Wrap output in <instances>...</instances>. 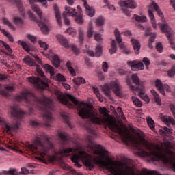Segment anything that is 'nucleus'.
Returning <instances> with one entry per match:
<instances>
[{
	"mask_svg": "<svg viewBox=\"0 0 175 175\" xmlns=\"http://www.w3.org/2000/svg\"><path fill=\"white\" fill-rule=\"evenodd\" d=\"M57 98L62 105L68 106L70 109H73L75 106H77L79 110V116L83 118L82 126L93 136H98V132L96 131V128H95V124H96L97 125H106L111 131L118 133L122 137H126V133L116 122L111 120L109 117L103 118L99 117L98 112L94 110L92 107H83L84 106V103L80 102L75 96L70 94L65 96L61 93Z\"/></svg>",
	"mask_w": 175,
	"mask_h": 175,
	"instance_id": "nucleus-1",
	"label": "nucleus"
},
{
	"mask_svg": "<svg viewBox=\"0 0 175 175\" xmlns=\"http://www.w3.org/2000/svg\"><path fill=\"white\" fill-rule=\"evenodd\" d=\"M86 142L89 152L98 156L96 157L94 161H92L91 155L86 153L85 151H79L78 154H75L71 157V161L75 163V166L80 169V167L83 166L81 164L79 163L80 161H82L83 165L88 168L90 172L95 168V165H99L103 167L108 166L107 163L103 160L105 159V156L107 155V151H105L102 146L96 144V143L94 142V137L91 135L87 137Z\"/></svg>",
	"mask_w": 175,
	"mask_h": 175,
	"instance_id": "nucleus-2",
	"label": "nucleus"
},
{
	"mask_svg": "<svg viewBox=\"0 0 175 175\" xmlns=\"http://www.w3.org/2000/svg\"><path fill=\"white\" fill-rule=\"evenodd\" d=\"M20 146L25 147L29 151H32V152L38 155L39 157H37V159H39V161H46L47 158H49L51 162L55 161V156L49 157V151L54 148V144H53L51 139L44 133L41 134L40 136L38 135L33 144H29V142L26 144L23 142H12L8 145V148L10 150L23 154V150L18 149Z\"/></svg>",
	"mask_w": 175,
	"mask_h": 175,
	"instance_id": "nucleus-3",
	"label": "nucleus"
},
{
	"mask_svg": "<svg viewBox=\"0 0 175 175\" xmlns=\"http://www.w3.org/2000/svg\"><path fill=\"white\" fill-rule=\"evenodd\" d=\"M18 102H26L31 106H38L43 111V120L46 126H50V124L53 122V114L50 110H53V100L47 97H37L35 94L28 91L22 92L21 95L15 97Z\"/></svg>",
	"mask_w": 175,
	"mask_h": 175,
	"instance_id": "nucleus-4",
	"label": "nucleus"
},
{
	"mask_svg": "<svg viewBox=\"0 0 175 175\" xmlns=\"http://www.w3.org/2000/svg\"><path fill=\"white\" fill-rule=\"evenodd\" d=\"M135 146L138 151L137 154L139 157L147 158L148 162H157L162 160L167 163V162H169V157L172 158V157H174V155L173 151L169 149L165 151V153H162L160 150L156 151L152 150L151 148H149L150 152H148L143 149L142 142L137 139L135 141Z\"/></svg>",
	"mask_w": 175,
	"mask_h": 175,
	"instance_id": "nucleus-5",
	"label": "nucleus"
},
{
	"mask_svg": "<svg viewBox=\"0 0 175 175\" xmlns=\"http://www.w3.org/2000/svg\"><path fill=\"white\" fill-rule=\"evenodd\" d=\"M23 61L25 63H26L27 65H29V66H36L37 68L36 72L38 76H40L44 80V81L36 77H30L29 78V83H31V84L36 85L38 90H49V88H50L49 85V79L46 78L43 70L39 68V65L33 62V59L31 58L29 56L25 57Z\"/></svg>",
	"mask_w": 175,
	"mask_h": 175,
	"instance_id": "nucleus-6",
	"label": "nucleus"
},
{
	"mask_svg": "<svg viewBox=\"0 0 175 175\" xmlns=\"http://www.w3.org/2000/svg\"><path fill=\"white\" fill-rule=\"evenodd\" d=\"M103 92H104L105 96L107 98H109L110 100H113V97H111V94L110 92V90H112L113 91V93L116 96H119V98H121L122 93L121 90H122V85L120 84V82L118 81H111L109 84H105L102 87Z\"/></svg>",
	"mask_w": 175,
	"mask_h": 175,
	"instance_id": "nucleus-7",
	"label": "nucleus"
},
{
	"mask_svg": "<svg viewBox=\"0 0 175 175\" xmlns=\"http://www.w3.org/2000/svg\"><path fill=\"white\" fill-rule=\"evenodd\" d=\"M31 10L33 12H35L36 14L38 16L40 21H38V24L40 28L41 29L42 32L45 35H47L49 32V26L50 24L49 23V19L46 17L43 16V12L40 10V8L38 7L36 4L31 5Z\"/></svg>",
	"mask_w": 175,
	"mask_h": 175,
	"instance_id": "nucleus-8",
	"label": "nucleus"
},
{
	"mask_svg": "<svg viewBox=\"0 0 175 175\" xmlns=\"http://www.w3.org/2000/svg\"><path fill=\"white\" fill-rule=\"evenodd\" d=\"M117 166L119 167L118 170H116L114 167H111V170L115 173L114 175H137L133 167H130L126 163L118 161Z\"/></svg>",
	"mask_w": 175,
	"mask_h": 175,
	"instance_id": "nucleus-9",
	"label": "nucleus"
},
{
	"mask_svg": "<svg viewBox=\"0 0 175 175\" xmlns=\"http://www.w3.org/2000/svg\"><path fill=\"white\" fill-rule=\"evenodd\" d=\"M77 9L79 10V12H76V9L69 7L68 5L65 6V11L66 16H71L72 17H76L75 18V22L77 24H83L84 20L83 19V15L80 14V10H81V8H80L79 5H78Z\"/></svg>",
	"mask_w": 175,
	"mask_h": 175,
	"instance_id": "nucleus-10",
	"label": "nucleus"
},
{
	"mask_svg": "<svg viewBox=\"0 0 175 175\" xmlns=\"http://www.w3.org/2000/svg\"><path fill=\"white\" fill-rule=\"evenodd\" d=\"M57 40L59 43H60V44L64 46V49H69L71 47V50L73 51L75 55H79V54H80V51H79L77 46L73 44L70 46V44H69V41H68V40H66L64 36H59L57 38Z\"/></svg>",
	"mask_w": 175,
	"mask_h": 175,
	"instance_id": "nucleus-11",
	"label": "nucleus"
},
{
	"mask_svg": "<svg viewBox=\"0 0 175 175\" xmlns=\"http://www.w3.org/2000/svg\"><path fill=\"white\" fill-rule=\"evenodd\" d=\"M127 65L130 66L133 72H137V70H143L144 69V64H143V62H138L136 60L127 61Z\"/></svg>",
	"mask_w": 175,
	"mask_h": 175,
	"instance_id": "nucleus-12",
	"label": "nucleus"
},
{
	"mask_svg": "<svg viewBox=\"0 0 175 175\" xmlns=\"http://www.w3.org/2000/svg\"><path fill=\"white\" fill-rule=\"evenodd\" d=\"M160 29L163 33H165L168 40H170L172 38V28L166 23H159Z\"/></svg>",
	"mask_w": 175,
	"mask_h": 175,
	"instance_id": "nucleus-13",
	"label": "nucleus"
},
{
	"mask_svg": "<svg viewBox=\"0 0 175 175\" xmlns=\"http://www.w3.org/2000/svg\"><path fill=\"white\" fill-rule=\"evenodd\" d=\"M156 88H157L158 91L163 95H165V90L167 91V92H170L171 89L169 85H163L162 81L159 79H157L155 81Z\"/></svg>",
	"mask_w": 175,
	"mask_h": 175,
	"instance_id": "nucleus-14",
	"label": "nucleus"
},
{
	"mask_svg": "<svg viewBox=\"0 0 175 175\" xmlns=\"http://www.w3.org/2000/svg\"><path fill=\"white\" fill-rule=\"evenodd\" d=\"M131 80L137 87H138L139 90H144V83L142 81H140V79L139 78V76H137V74H133L131 76Z\"/></svg>",
	"mask_w": 175,
	"mask_h": 175,
	"instance_id": "nucleus-15",
	"label": "nucleus"
},
{
	"mask_svg": "<svg viewBox=\"0 0 175 175\" xmlns=\"http://www.w3.org/2000/svg\"><path fill=\"white\" fill-rule=\"evenodd\" d=\"M120 6H126L130 9H136L137 8V3L135 0H125L119 1Z\"/></svg>",
	"mask_w": 175,
	"mask_h": 175,
	"instance_id": "nucleus-16",
	"label": "nucleus"
},
{
	"mask_svg": "<svg viewBox=\"0 0 175 175\" xmlns=\"http://www.w3.org/2000/svg\"><path fill=\"white\" fill-rule=\"evenodd\" d=\"M59 137L62 140V146H65V144H69V142L72 140V137H70V135L64 132L59 133Z\"/></svg>",
	"mask_w": 175,
	"mask_h": 175,
	"instance_id": "nucleus-17",
	"label": "nucleus"
},
{
	"mask_svg": "<svg viewBox=\"0 0 175 175\" xmlns=\"http://www.w3.org/2000/svg\"><path fill=\"white\" fill-rule=\"evenodd\" d=\"M84 8L86 10L85 13L89 17H94L95 16V9L90 7L87 3V0H82Z\"/></svg>",
	"mask_w": 175,
	"mask_h": 175,
	"instance_id": "nucleus-18",
	"label": "nucleus"
},
{
	"mask_svg": "<svg viewBox=\"0 0 175 175\" xmlns=\"http://www.w3.org/2000/svg\"><path fill=\"white\" fill-rule=\"evenodd\" d=\"M131 44L133 47V50L136 54H139L140 51V42L136 39L131 38Z\"/></svg>",
	"mask_w": 175,
	"mask_h": 175,
	"instance_id": "nucleus-19",
	"label": "nucleus"
},
{
	"mask_svg": "<svg viewBox=\"0 0 175 175\" xmlns=\"http://www.w3.org/2000/svg\"><path fill=\"white\" fill-rule=\"evenodd\" d=\"M79 151L77 148H66L62 150V153L64 155H69V154H76Z\"/></svg>",
	"mask_w": 175,
	"mask_h": 175,
	"instance_id": "nucleus-20",
	"label": "nucleus"
},
{
	"mask_svg": "<svg viewBox=\"0 0 175 175\" xmlns=\"http://www.w3.org/2000/svg\"><path fill=\"white\" fill-rule=\"evenodd\" d=\"M162 121H163L167 126H169V125H170V124H171V125H174V124H175L174 119H173V118H172L169 116H163Z\"/></svg>",
	"mask_w": 175,
	"mask_h": 175,
	"instance_id": "nucleus-21",
	"label": "nucleus"
},
{
	"mask_svg": "<svg viewBox=\"0 0 175 175\" xmlns=\"http://www.w3.org/2000/svg\"><path fill=\"white\" fill-rule=\"evenodd\" d=\"M54 12H55V18L57 20V23L58 25H62V21H61V12H59V10L58 8L55 7L54 8Z\"/></svg>",
	"mask_w": 175,
	"mask_h": 175,
	"instance_id": "nucleus-22",
	"label": "nucleus"
},
{
	"mask_svg": "<svg viewBox=\"0 0 175 175\" xmlns=\"http://www.w3.org/2000/svg\"><path fill=\"white\" fill-rule=\"evenodd\" d=\"M47 1L49 2H53V1L54 0H29V3H31V5H34L33 3H36V2H40V3H42L45 9H47Z\"/></svg>",
	"mask_w": 175,
	"mask_h": 175,
	"instance_id": "nucleus-23",
	"label": "nucleus"
},
{
	"mask_svg": "<svg viewBox=\"0 0 175 175\" xmlns=\"http://www.w3.org/2000/svg\"><path fill=\"white\" fill-rule=\"evenodd\" d=\"M14 2L16 3L20 13H21L23 15H24L25 9H24V5H23L21 0H14Z\"/></svg>",
	"mask_w": 175,
	"mask_h": 175,
	"instance_id": "nucleus-24",
	"label": "nucleus"
},
{
	"mask_svg": "<svg viewBox=\"0 0 175 175\" xmlns=\"http://www.w3.org/2000/svg\"><path fill=\"white\" fill-rule=\"evenodd\" d=\"M13 23L18 27H22L24 25V20L19 16H15L13 18Z\"/></svg>",
	"mask_w": 175,
	"mask_h": 175,
	"instance_id": "nucleus-25",
	"label": "nucleus"
},
{
	"mask_svg": "<svg viewBox=\"0 0 175 175\" xmlns=\"http://www.w3.org/2000/svg\"><path fill=\"white\" fill-rule=\"evenodd\" d=\"M152 6L153 9H154L155 12H157L158 16H159L161 18H163V14L162 13V11H161V9H159V6L158 5V4H157V3L153 1L152 3Z\"/></svg>",
	"mask_w": 175,
	"mask_h": 175,
	"instance_id": "nucleus-26",
	"label": "nucleus"
},
{
	"mask_svg": "<svg viewBox=\"0 0 175 175\" xmlns=\"http://www.w3.org/2000/svg\"><path fill=\"white\" fill-rule=\"evenodd\" d=\"M1 20L4 25H8V27L10 28V29H12V31H16V27H14V25H13V23L8 20V18H2Z\"/></svg>",
	"mask_w": 175,
	"mask_h": 175,
	"instance_id": "nucleus-27",
	"label": "nucleus"
},
{
	"mask_svg": "<svg viewBox=\"0 0 175 175\" xmlns=\"http://www.w3.org/2000/svg\"><path fill=\"white\" fill-rule=\"evenodd\" d=\"M151 94L153 95L156 103H157L159 106H161V105H162V102L161 100V97H159V94H158V93H157L155 90H151Z\"/></svg>",
	"mask_w": 175,
	"mask_h": 175,
	"instance_id": "nucleus-28",
	"label": "nucleus"
},
{
	"mask_svg": "<svg viewBox=\"0 0 175 175\" xmlns=\"http://www.w3.org/2000/svg\"><path fill=\"white\" fill-rule=\"evenodd\" d=\"M66 66L68 72H70V75H72V76H76V71H75V68L72 67V62L70 61H68L66 62Z\"/></svg>",
	"mask_w": 175,
	"mask_h": 175,
	"instance_id": "nucleus-29",
	"label": "nucleus"
},
{
	"mask_svg": "<svg viewBox=\"0 0 175 175\" xmlns=\"http://www.w3.org/2000/svg\"><path fill=\"white\" fill-rule=\"evenodd\" d=\"M110 54H116L117 53V42L115 40H112L111 44V48L109 49Z\"/></svg>",
	"mask_w": 175,
	"mask_h": 175,
	"instance_id": "nucleus-30",
	"label": "nucleus"
},
{
	"mask_svg": "<svg viewBox=\"0 0 175 175\" xmlns=\"http://www.w3.org/2000/svg\"><path fill=\"white\" fill-rule=\"evenodd\" d=\"M148 14L152 21V27L154 29L157 28V23H155L154 18L155 17L154 16V13L152 12V10H148Z\"/></svg>",
	"mask_w": 175,
	"mask_h": 175,
	"instance_id": "nucleus-31",
	"label": "nucleus"
},
{
	"mask_svg": "<svg viewBox=\"0 0 175 175\" xmlns=\"http://www.w3.org/2000/svg\"><path fill=\"white\" fill-rule=\"evenodd\" d=\"M139 91L140 92L138 94L139 96H140V98L143 99L146 102V103H150V98H148V96L145 95L144 91H143V90H139Z\"/></svg>",
	"mask_w": 175,
	"mask_h": 175,
	"instance_id": "nucleus-32",
	"label": "nucleus"
},
{
	"mask_svg": "<svg viewBox=\"0 0 175 175\" xmlns=\"http://www.w3.org/2000/svg\"><path fill=\"white\" fill-rule=\"evenodd\" d=\"M113 33L116 39V42H118V43H122V38H121V32H120L118 29H116L113 31Z\"/></svg>",
	"mask_w": 175,
	"mask_h": 175,
	"instance_id": "nucleus-33",
	"label": "nucleus"
},
{
	"mask_svg": "<svg viewBox=\"0 0 175 175\" xmlns=\"http://www.w3.org/2000/svg\"><path fill=\"white\" fill-rule=\"evenodd\" d=\"M94 35H95V31H94L92 25L90 24L88 28L87 37L88 39H91V38H92V36H94Z\"/></svg>",
	"mask_w": 175,
	"mask_h": 175,
	"instance_id": "nucleus-34",
	"label": "nucleus"
},
{
	"mask_svg": "<svg viewBox=\"0 0 175 175\" xmlns=\"http://www.w3.org/2000/svg\"><path fill=\"white\" fill-rule=\"evenodd\" d=\"M53 64L55 68H59V66L61 65V60H59V57H58V55H55L53 56Z\"/></svg>",
	"mask_w": 175,
	"mask_h": 175,
	"instance_id": "nucleus-35",
	"label": "nucleus"
},
{
	"mask_svg": "<svg viewBox=\"0 0 175 175\" xmlns=\"http://www.w3.org/2000/svg\"><path fill=\"white\" fill-rule=\"evenodd\" d=\"M17 43L20 46H22L23 49H24L25 51H27V53H29L31 51V49H29V46H28L27 42H25V41L18 40Z\"/></svg>",
	"mask_w": 175,
	"mask_h": 175,
	"instance_id": "nucleus-36",
	"label": "nucleus"
},
{
	"mask_svg": "<svg viewBox=\"0 0 175 175\" xmlns=\"http://www.w3.org/2000/svg\"><path fill=\"white\" fill-rule=\"evenodd\" d=\"M133 18L139 23H147V17L144 16H139L137 14H134Z\"/></svg>",
	"mask_w": 175,
	"mask_h": 175,
	"instance_id": "nucleus-37",
	"label": "nucleus"
},
{
	"mask_svg": "<svg viewBox=\"0 0 175 175\" xmlns=\"http://www.w3.org/2000/svg\"><path fill=\"white\" fill-rule=\"evenodd\" d=\"M147 124L150 129H152V131L155 129V122H154V120H152V118L150 116L147 117Z\"/></svg>",
	"mask_w": 175,
	"mask_h": 175,
	"instance_id": "nucleus-38",
	"label": "nucleus"
},
{
	"mask_svg": "<svg viewBox=\"0 0 175 175\" xmlns=\"http://www.w3.org/2000/svg\"><path fill=\"white\" fill-rule=\"evenodd\" d=\"M73 81L76 85H81V84H85V79L83 77L74 78Z\"/></svg>",
	"mask_w": 175,
	"mask_h": 175,
	"instance_id": "nucleus-39",
	"label": "nucleus"
},
{
	"mask_svg": "<svg viewBox=\"0 0 175 175\" xmlns=\"http://www.w3.org/2000/svg\"><path fill=\"white\" fill-rule=\"evenodd\" d=\"M131 99L136 107H142L143 106V103L137 97L133 96Z\"/></svg>",
	"mask_w": 175,
	"mask_h": 175,
	"instance_id": "nucleus-40",
	"label": "nucleus"
},
{
	"mask_svg": "<svg viewBox=\"0 0 175 175\" xmlns=\"http://www.w3.org/2000/svg\"><path fill=\"white\" fill-rule=\"evenodd\" d=\"M120 7L122 8L121 10L122 13H124V14H125V16L127 17H131V12L129 10V8H128L126 5H120Z\"/></svg>",
	"mask_w": 175,
	"mask_h": 175,
	"instance_id": "nucleus-41",
	"label": "nucleus"
},
{
	"mask_svg": "<svg viewBox=\"0 0 175 175\" xmlns=\"http://www.w3.org/2000/svg\"><path fill=\"white\" fill-rule=\"evenodd\" d=\"M105 24V18L102 16H99L96 19V27H102Z\"/></svg>",
	"mask_w": 175,
	"mask_h": 175,
	"instance_id": "nucleus-42",
	"label": "nucleus"
},
{
	"mask_svg": "<svg viewBox=\"0 0 175 175\" xmlns=\"http://www.w3.org/2000/svg\"><path fill=\"white\" fill-rule=\"evenodd\" d=\"M120 49L122 50L124 54H129V50L126 49V45L124 42L120 43Z\"/></svg>",
	"mask_w": 175,
	"mask_h": 175,
	"instance_id": "nucleus-43",
	"label": "nucleus"
},
{
	"mask_svg": "<svg viewBox=\"0 0 175 175\" xmlns=\"http://www.w3.org/2000/svg\"><path fill=\"white\" fill-rule=\"evenodd\" d=\"M0 43L5 47V49H6L10 54H12V53H13V50L12 49V48H10V45L5 42V41L0 40Z\"/></svg>",
	"mask_w": 175,
	"mask_h": 175,
	"instance_id": "nucleus-44",
	"label": "nucleus"
},
{
	"mask_svg": "<svg viewBox=\"0 0 175 175\" xmlns=\"http://www.w3.org/2000/svg\"><path fill=\"white\" fill-rule=\"evenodd\" d=\"M102 55V46L100 45H97L95 49L94 56L100 57Z\"/></svg>",
	"mask_w": 175,
	"mask_h": 175,
	"instance_id": "nucleus-45",
	"label": "nucleus"
},
{
	"mask_svg": "<svg viewBox=\"0 0 175 175\" xmlns=\"http://www.w3.org/2000/svg\"><path fill=\"white\" fill-rule=\"evenodd\" d=\"M62 167L63 169H64L65 170H70V172L72 174H75L76 173V170L72 168L70 166H69V165L68 164H62Z\"/></svg>",
	"mask_w": 175,
	"mask_h": 175,
	"instance_id": "nucleus-46",
	"label": "nucleus"
},
{
	"mask_svg": "<svg viewBox=\"0 0 175 175\" xmlns=\"http://www.w3.org/2000/svg\"><path fill=\"white\" fill-rule=\"evenodd\" d=\"M99 111L100 114H103L105 117H109L110 111H109L106 107H100Z\"/></svg>",
	"mask_w": 175,
	"mask_h": 175,
	"instance_id": "nucleus-47",
	"label": "nucleus"
},
{
	"mask_svg": "<svg viewBox=\"0 0 175 175\" xmlns=\"http://www.w3.org/2000/svg\"><path fill=\"white\" fill-rule=\"evenodd\" d=\"M44 69H46V70L49 72L51 73V75H54V68H53V66H51L49 64H45L44 66Z\"/></svg>",
	"mask_w": 175,
	"mask_h": 175,
	"instance_id": "nucleus-48",
	"label": "nucleus"
},
{
	"mask_svg": "<svg viewBox=\"0 0 175 175\" xmlns=\"http://www.w3.org/2000/svg\"><path fill=\"white\" fill-rule=\"evenodd\" d=\"M142 62L144 65L146 66V69L148 70V67L150 66V64H151V62H150L149 59L147 57H144L142 59Z\"/></svg>",
	"mask_w": 175,
	"mask_h": 175,
	"instance_id": "nucleus-49",
	"label": "nucleus"
},
{
	"mask_svg": "<svg viewBox=\"0 0 175 175\" xmlns=\"http://www.w3.org/2000/svg\"><path fill=\"white\" fill-rule=\"evenodd\" d=\"M117 111L119 113V116H121V118H122V120L125 121V120H126V118H125V115H124V112L122 111V108H121V107H118L117 109Z\"/></svg>",
	"mask_w": 175,
	"mask_h": 175,
	"instance_id": "nucleus-50",
	"label": "nucleus"
},
{
	"mask_svg": "<svg viewBox=\"0 0 175 175\" xmlns=\"http://www.w3.org/2000/svg\"><path fill=\"white\" fill-rule=\"evenodd\" d=\"M66 33H68V35H71V36H76V30L73 28H68L66 31Z\"/></svg>",
	"mask_w": 175,
	"mask_h": 175,
	"instance_id": "nucleus-51",
	"label": "nucleus"
},
{
	"mask_svg": "<svg viewBox=\"0 0 175 175\" xmlns=\"http://www.w3.org/2000/svg\"><path fill=\"white\" fill-rule=\"evenodd\" d=\"M4 174L17 175V171L15 169H10L8 171H4Z\"/></svg>",
	"mask_w": 175,
	"mask_h": 175,
	"instance_id": "nucleus-52",
	"label": "nucleus"
},
{
	"mask_svg": "<svg viewBox=\"0 0 175 175\" xmlns=\"http://www.w3.org/2000/svg\"><path fill=\"white\" fill-rule=\"evenodd\" d=\"M56 80H57L58 81H66V79H65V77L59 73L56 75Z\"/></svg>",
	"mask_w": 175,
	"mask_h": 175,
	"instance_id": "nucleus-53",
	"label": "nucleus"
},
{
	"mask_svg": "<svg viewBox=\"0 0 175 175\" xmlns=\"http://www.w3.org/2000/svg\"><path fill=\"white\" fill-rule=\"evenodd\" d=\"M3 32H4L5 36L8 38V39L10 40V42H14L13 36L10 35V33L6 31V30H3Z\"/></svg>",
	"mask_w": 175,
	"mask_h": 175,
	"instance_id": "nucleus-54",
	"label": "nucleus"
},
{
	"mask_svg": "<svg viewBox=\"0 0 175 175\" xmlns=\"http://www.w3.org/2000/svg\"><path fill=\"white\" fill-rule=\"evenodd\" d=\"M40 47H42V49H43L44 50H47L49 49V45H47V44L42 40H39L38 42Z\"/></svg>",
	"mask_w": 175,
	"mask_h": 175,
	"instance_id": "nucleus-55",
	"label": "nucleus"
},
{
	"mask_svg": "<svg viewBox=\"0 0 175 175\" xmlns=\"http://www.w3.org/2000/svg\"><path fill=\"white\" fill-rule=\"evenodd\" d=\"M62 117L64 120L65 123L67 124L69 126H70V121H69V117L65 114H62Z\"/></svg>",
	"mask_w": 175,
	"mask_h": 175,
	"instance_id": "nucleus-56",
	"label": "nucleus"
},
{
	"mask_svg": "<svg viewBox=\"0 0 175 175\" xmlns=\"http://www.w3.org/2000/svg\"><path fill=\"white\" fill-rule=\"evenodd\" d=\"M94 39L96 40V42H100L102 40V36L99 33H95L94 35Z\"/></svg>",
	"mask_w": 175,
	"mask_h": 175,
	"instance_id": "nucleus-57",
	"label": "nucleus"
},
{
	"mask_svg": "<svg viewBox=\"0 0 175 175\" xmlns=\"http://www.w3.org/2000/svg\"><path fill=\"white\" fill-rule=\"evenodd\" d=\"M79 36L81 43H83V42L84 41V33H83L82 29H79Z\"/></svg>",
	"mask_w": 175,
	"mask_h": 175,
	"instance_id": "nucleus-58",
	"label": "nucleus"
},
{
	"mask_svg": "<svg viewBox=\"0 0 175 175\" xmlns=\"http://www.w3.org/2000/svg\"><path fill=\"white\" fill-rule=\"evenodd\" d=\"M160 133H172V130L167 127H164L163 130H159Z\"/></svg>",
	"mask_w": 175,
	"mask_h": 175,
	"instance_id": "nucleus-59",
	"label": "nucleus"
},
{
	"mask_svg": "<svg viewBox=\"0 0 175 175\" xmlns=\"http://www.w3.org/2000/svg\"><path fill=\"white\" fill-rule=\"evenodd\" d=\"M102 69L103 72H107L109 69V65L107 64V62H103L102 64Z\"/></svg>",
	"mask_w": 175,
	"mask_h": 175,
	"instance_id": "nucleus-60",
	"label": "nucleus"
},
{
	"mask_svg": "<svg viewBox=\"0 0 175 175\" xmlns=\"http://www.w3.org/2000/svg\"><path fill=\"white\" fill-rule=\"evenodd\" d=\"M169 77H173L175 75V67H172L167 72Z\"/></svg>",
	"mask_w": 175,
	"mask_h": 175,
	"instance_id": "nucleus-61",
	"label": "nucleus"
},
{
	"mask_svg": "<svg viewBox=\"0 0 175 175\" xmlns=\"http://www.w3.org/2000/svg\"><path fill=\"white\" fill-rule=\"evenodd\" d=\"M62 16H63V18L64 20L65 25H70V21L68 18H66V16H67L66 14H63Z\"/></svg>",
	"mask_w": 175,
	"mask_h": 175,
	"instance_id": "nucleus-62",
	"label": "nucleus"
},
{
	"mask_svg": "<svg viewBox=\"0 0 175 175\" xmlns=\"http://www.w3.org/2000/svg\"><path fill=\"white\" fill-rule=\"evenodd\" d=\"M156 50H157V51H159V53H162V50H163V46H162V43L159 42L156 45Z\"/></svg>",
	"mask_w": 175,
	"mask_h": 175,
	"instance_id": "nucleus-63",
	"label": "nucleus"
},
{
	"mask_svg": "<svg viewBox=\"0 0 175 175\" xmlns=\"http://www.w3.org/2000/svg\"><path fill=\"white\" fill-rule=\"evenodd\" d=\"M27 39L29 40H31L32 42V43H35V42H36V37H35L34 36H32L31 34L27 35Z\"/></svg>",
	"mask_w": 175,
	"mask_h": 175,
	"instance_id": "nucleus-64",
	"label": "nucleus"
}]
</instances>
